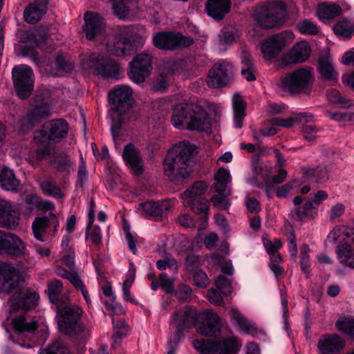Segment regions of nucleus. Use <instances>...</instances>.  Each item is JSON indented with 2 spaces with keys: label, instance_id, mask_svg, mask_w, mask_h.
Wrapping results in <instances>:
<instances>
[{
  "label": "nucleus",
  "instance_id": "f257e3e1",
  "mask_svg": "<svg viewBox=\"0 0 354 354\" xmlns=\"http://www.w3.org/2000/svg\"><path fill=\"white\" fill-rule=\"evenodd\" d=\"M57 310V322L61 333L79 342L87 339L91 333V328L84 324L81 318L83 310L77 305L63 304L58 306Z\"/></svg>",
  "mask_w": 354,
  "mask_h": 354
},
{
  "label": "nucleus",
  "instance_id": "f03ea898",
  "mask_svg": "<svg viewBox=\"0 0 354 354\" xmlns=\"http://www.w3.org/2000/svg\"><path fill=\"white\" fill-rule=\"evenodd\" d=\"M171 122L179 129L203 131L209 129L207 112L201 106L192 102L176 105L173 109Z\"/></svg>",
  "mask_w": 354,
  "mask_h": 354
},
{
  "label": "nucleus",
  "instance_id": "7ed1b4c3",
  "mask_svg": "<svg viewBox=\"0 0 354 354\" xmlns=\"http://www.w3.org/2000/svg\"><path fill=\"white\" fill-rule=\"evenodd\" d=\"M194 148L189 143H180L167 154L164 161V172L171 180L187 178L189 173V161Z\"/></svg>",
  "mask_w": 354,
  "mask_h": 354
},
{
  "label": "nucleus",
  "instance_id": "20e7f679",
  "mask_svg": "<svg viewBox=\"0 0 354 354\" xmlns=\"http://www.w3.org/2000/svg\"><path fill=\"white\" fill-rule=\"evenodd\" d=\"M315 80L313 68L308 66L295 69L279 80L281 88L291 95H308Z\"/></svg>",
  "mask_w": 354,
  "mask_h": 354
},
{
  "label": "nucleus",
  "instance_id": "39448f33",
  "mask_svg": "<svg viewBox=\"0 0 354 354\" xmlns=\"http://www.w3.org/2000/svg\"><path fill=\"white\" fill-rule=\"evenodd\" d=\"M286 11V6L283 2H268L256 8L253 18L262 28H280L284 23Z\"/></svg>",
  "mask_w": 354,
  "mask_h": 354
},
{
  "label": "nucleus",
  "instance_id": "423d86ee",
  "mask_svg": "<svg viewBox=\"0 0 354 354\" xmlns=\"http://www.w3.org/2000/svg\"><path fill=\"white\" fill-rule=\"evenodd\" d=\"M143 43L144 39L138 32V28L133 26L120 27L118 39L111 50V53L115 56L130 55L141 47Z\"/></svg>",
  "mask_w": 354,
  "mask_h": 354
},
{
  "label": "nucleus",
  "instance_id": "0eeeda50",
  "mask_svg": "<svg viewBox=\"0 0 354 354\" xmlns=\"http://www.w3.org/2000/svg\"><path fill=\"white\" fill-rule=\"evenodd\" d=\"M192 346L201 354H234L239 348L234 337L222 339H195Z\"/></svg>",
  "mask_w": 354,
  "mask_h": 354
},
{
  "label": "nucleus",
  "instance_id": "6e6552de",
  "mask_svg": "<svg viewBox=\"0 0 354 354\" xmlns=\"http://www.w3.org/2000/svg\"><path fill=\"white\" fill-rule=\"evenodd\" d=\"M12 79L17 95L21 99H27L34 88V73L28 65L21 64L12 70Z\"/></svg>",
  "mask_w": 354,
  "mask_h": 354
},
{
  "label": "nucleus",
  "instance_id": "1a4fd4ad",
  "mask_svg": "<svg viewBox=\"0 0 354 354\" xmlns=\"http://www.w3.org/2000/svg\"><path fill=\"white\" fill-rule=\"evenodd\" d=\"M293 39L292 32L286 30L266 39L261 46L263 57L268 60L274 59L286 46L292 41Z\"/></svg>",
  "mask_w": 354,
  "mask_h": 354
},
{
  "label": "nucleus",
  "instance_id": "9d476101",
  "mask_svg": "<svg viewBox=\"0 0 354 354\" xmlns=\"http://www.w3.org/2000/svg\"><path fill=\"white\" fill-rule=\"evenodd\" d=\"M88 65L95 73L104 78L118 79L119 77L120 69L118 63L100 53H92L89 56Z\"/></svg>",
  "mask_w": 354,
  "mask_h": 354
},
{
  "label": "nucleus",
  "instance_id": "9b49d317",
  "mask_svg": "<svg viewBox=\"0 0 354 354\" xmlns=\"http://www.w3.org/2000/svg\"><path fill=\"white\" fill-rule=\"evenodd\" d=\"M153 42L158 48L176 50L190 46L194 44V39L179 32H158L153 37Z\"/></svg>",
  "mask_w": 354,
  "mask_h": 354
},
{
  "label": "nucleus",
  "instance_id": "f8f14e48",
  "mask_svg": "<svg viewBox=\"0 0 354 354\" xmlns=\"http://www.w3.org/2000/svg\"><path fill=\"white\" fill-rule=\"evenodd\" d=\"M129 78L138 84L143 82L152 69V57L147 53L137 55L130 62Z\"/></svg>",
  "mask_w": 354,
  "mask_h": 354
},
{
  "label": "nucleus",
  "instance_id": "ddd939ff",
  "mask_svg": "<svg viewBox=\"0 0 354 354\" xmlns=\"http://www.w3.org/2000/svg\"><path fill=\"white\" fill-rule=\"evenodd\" d=\"M50 115V110L48 104L41 103L30 109L19 122V130L27 132L32 129L37 124L41 122Z\"/></svg>",
  "mask_w": 354,
  "mask_h": 354
},
{
  "label": "nucleus",
  "instance_id": "4468645a",
  "mask_svg": "<svg viewBox=\"0 0 354 354\" xmlns=\"http://www.w3.org/2000/svg\"><path fill=\"white\" fill-rule=\"evenodd\" d=\"M50 115V110L48 104L41 103L30 109L19 122V130L27 132L32 129L37 124L41 122Z\"/></svg>",
  "mask_w": 354,
  "mask_h": 354
},
{
  "label": "nucleus",
  "instance_id": "2eb2a0df",
  "mask_svg": "<svg viewBox=\"0 0 354 354\" xmlns=\"http://www.w3.org/2000/svg\"><path fill=\"white\" fill-rule=\"evenodd\" d=\"M233 74V66L223 60L214 64L209 71L207 84L210 88H219L225 86Z\"/></svg>",
  "mask_w": 354,
  "mask_h": 354
},
{
  "label": "nucleus",
  "instance_id": "dca6fc26",
  "mask_svg": "<svg viewBox=\"0 0 354 354\" xmlns=\"http://www.w3.org/2000/svg\"><path fill=\"white\" fill-rule=\"evenodd\" d=\"M26 248L22 240L16 234L0 230V254L16 257L24 256Z\"/></svg>",
  "mask_w": 354,
  "mask_h": 354
},
{
  "label": "nucleus",
  "instance_id": "f3484780",
  "mask_svg": "<svg viewBox=\"0 0 354 354\" xmlns=\"http://www.w3.org/2000/svg\"><path fill=\"white\" fill-rule=\"evenodd\" d=\"M132 91L127 86H120L115 88L109 93L111 103V109L118 112L119 115L124 114L131 107V97Z\"/></svg>",
  "mask_w": 354,
  "mask_h": 354
},
{
  "label": "nucleus",
  "instance_id": "a211bd4d",
  "mask_svg": "<svg viewBox=\"0 0 354 354\" xmlns=\"http://www.w3.org/2000/svg\"><path fill=\"white\" fill-rule=\"evenodd\" d=\"M19 272L10 264L0 262V290L12 292L19 286Z\"/></svg>",
  "mask_w": 354,
  "mask_h": 354
},
{
  "label": "nucleus",
  "instance_id": "6ab92c4d",
  "mask_svg": "<svg viewBox=\"0 0 354 354\" xmlns=\"http://www.w3.org/2000/svg\"><path fill=\"white\" fill-rule=\"evenodd\" d=\"M344 346V339L336 334L323 335L317 342L319 354H337Z\"/></svg>",
  "mask_w": 354,
  "mask_h": 354
},
{
  "label": "nucleus",
  "instance_id": "aec40b11",
  "mask_svg": "<svg viewBox=\"0 0 354 354\" xmlns=\"http://www.w3.org/2000/svg\"><path fill=\"white\" fill-rule=\"evenodd\" d=\"M122 158L134 174H140L143 172L144 161L140 151L133 144L129 143L124 147Z\"/></svg>",
  "mask_w": 354,
  "mask_h": 354
},
{
  "label": "nucleus",
  "instance_id": "412c9836",
  "mask_svg": "<svg viewBox=\"0 0 354 354\" xmlns=\"http://www.w3.org/2000/svg\"><path fill=\"white\" fill-rule=\"evenodd\" d=\"M85 26L84 30L88 40L94 39L104 30V18L97 13L86 12L84 15Z\"/></svg>",
  "mask_w": 354,
  "mask_h": 354
},
{
  "label": "nucleus",
  "instance_id": "4be33fe9",
  "mask_svg": "<svg viewBox=\"0 0 354 354\" xmlns=\"http://www.w3.org/2000/svg\"><path fill=\"white\" fill-rule=\"evenodd\" d=\"M49 0H35L30 2L23 13L24 19L29 24H35L46 13Z\"/></svg>",
  "mask_w": 354,
  "mask_h": 354
},
{
  "label": "nucleus",
  "instance_id": "5701e85b",
  "mask_svg": "<svg viewBox=\"0 0 354 354\" xmlns=\"http://www.w3.org/2000/svg\"><path fill=\"white\" fill-rule=\"evenodd\" d=\"M201 316L194 307L186 306L183 309L174 313L173 319L178 326H184L190 328L196 326Z\"/></svg>",
  "mask_w": 354,
  "mask_h": 354
},
{
  "label": "nucleus",
  "instance_id": "b1692460",
  "mask_svg": "<svg viewBox=\"0 0 354 354\" xmlns=\"http://www.w3.org/2000/svg\"><path fill=\"white\" fill-rule=\"evenodd\" d=\"M19 219L10 201L0 199V227L14 229L19 224Z\"/></svg>",
  "mask_w": 354,
  "mask_h": 354
},
{
  "label": "nucleus",
  "instance_id": "393cba45",
  "mask_svg": "<svg viewBox=\"0 0 354 354\" xmlns=\"http://www.w3.org/2000/svg\"><path fill=\"white\" fill-rule=\"evenodd\" d=\"M220 330L221 323L218 315L212 311L205 312V318L197 328L198 333L205 336H214L220 333Z\"/></svg>",
  "mask_w": 354,
  "mask_h": 354
},
{
  "label": "nucleus",
  "instance_id": "a878e982",
  "mask_svg": "<svg viewBox=\"0 0 354 354\" xmlns=\"http://www.w3.org/2000/svg\"><path fill=\"white\" fill-rule=\"evenodd\" d=\"M230 0H207L205 4L207 15L218 21L230 12Z\"/></svg>",
  "mask_w": 354,
  "mask_h": 354
},
{
  "label": "nucleus",
  "instance_id": "bb28decb",
  "mask_svg": "<svg viewBox=\"0 0 354 354\" xmlns=\"http://www.w3.org/2000/svg\"><path fill=\"white\" fill-rule=\"evenodd\" d=\"M311 54V48L306 41H300L294 45L287 54L286 59L290 64H299L306 61Z\"/></svg>",
  "mask_w": 354,
  "mask_h": 354
},
{
  "label": "nucleus",
  "instance_id": "cd10ccee",
  "mask_svg": "<svg viewBox=\"0 0 354 354\" xmlns=\"http://www.w3.org/2000/svg\"><path fill=\"white\" fill-rule=\"evenodd\" d=\"M74 67V63L64 55L56 56L54 62L48 65L46 71L52 76H60L63 73H71Z\"/></svg>",
  "mask_w": 354,
  "mask_h": 354
},
{
  "label": "nucleus",
  "instance_id": "c85d7f7f",
  "mask_svg": "<svg viewBox=\"0 0 354 354\" xmlns=\"http://www.w3.org/2000/svg\"><path fill=\"white\" fill-rule=\"evenodd\" d=\"M313 115L308 113H299L293 114L292 116L282 119L280 118H274L270 120V124L273 126L282 127L284 128H290L299 123H308L312 122Z\"/></svg>",
  "mask_w": 354,
  "mask_h": 354
},
{
  "label": "nucleus",
  "instance_id": "c756f323",
  "mask_svg": "<svg viewBox=\"0 0 354 354\" xmlns=\"http://www.w3.org/2000/svg\"><path fill=\"white\" fill-rule=\"evenodd\" d=\"M318 71L324 80L333 82H337V73L335 71L330 57L328 55H321L318 62Z\"/></svg>",
  "mask_w": 354,
  "mask_h": 354
},
{
  "label": "nucleus",
  "instance_id": "7c9ffc66",
  "mask_svg": "<svg viewBox=\"0 0 354 354\" xmlns=\"http://www.w3.org/2000/svg\"><path fill=\"white\" fill-rule=\"evenodd\" d=\"M139 207L143 209L145 212L153 216H161L162 214L169 212L171 208V206L168 201H146L140 203Z\"/></svg>",
  "mask_w": 354,
  "mask_h": 354
},
{
  "label": "nucleus",
  "instance_id": "2f4dec72",
  "mask_svg": "<svg viewBox=\"0 0 354 354\" xmlns=\"http://www.w3.org/2000/svg\"><path fill=\"white\" fill-rule=\"evenodd\" d=\"M232 106L234 111V121L235 127L241 129L243 127V120L245 116L246 104L239 94H234L232 97Z\"/></svg>",
  "mask_w": 354,
  "mask_h": 354
},
{
  "label": "nucleus",
  "instance_id": "473e14b6",
  "mask_svg": "<svg viewBox=\"0 0 354 354\" xmlns=\"http://www.w3.org/2000/svg\"><path fill=\"white\" fill-rule=\"evenodd\" d=\"M0 185L6 191L17 192L20 186V182L12 170L3 168L0 174Z\"/></svg>",
  "mask_w": 354,
  "mask_h": 354
},
{
  "label": "nucleus",
  "instance_id": "72a5a7b5",
  "mask_svg": "<svg viewBox=\"0 0 354 354\" xmlns=\"http://www.w3.org/2000/svg\"><path fill=\"white\" fill-rule=\"evenodd\" d=\"M68 125L64 119L53 120L50 122L48 140H56L66 136Z\"/></svg>",
  "mask_w": 354,
  "mask_h": 354
},
{
  "label": "nucleus",
  "instance_id": "f704fd0d",
  "mask_svg": "<svg viewBox=\"0 0 354 354\" xmlns=\"http://www.w3.org/2000/svg\"><path fill=\"white\" fill-rule=\"evenodd\" d=\"M241 63L243 66L241 73L243 77L248 82L255 80L256 67L251 59L250 54L245 50L241 53Z\"/></svg>",
  "mask_w": 354,
  "mask_h": 354
},
{
  "label": "nucleus",
  "instance_id": "c9c22d12",
  "mask_svg": "<svg viewBox=\"0 0 354 354\" xmlns=\"http://www.w3.org/2000/svg\"><path fill=\"white\" fill-rule=\"evenodd\" d=\"M50 227V213L46 216H38L32 223L34 236L40 241H44V236Z\"/></svg>",
  "mask_w": 354,
  "mask_h": 354
},
{
  "label": "nucleus",
  "instance_id": "e433bc0d",
  "mask_svg": "<svg viewBox=\"0 0 354 354\" xmlns=\"http://www.w3.org/2000/svg\"><path fill=\"white\" fill-rule=\"evenodd\" d=\"M337 257L342 263L354 268V248L347 242L341 243L337 248Z\"/></svg>",
  "mask_w": 354,
  "mask_h": 354
},
{
  "label": "nucleus",
  "instance_id": "4c0bfd02",
  "mask_svg": "<svg viewBox=\"0 0 354 354\" xmlns=\"http://www.w3.org/2000/svg\"><path fill=\"white\" fill-rule=\"evenodd\" d=\"M230 316L233 324L239 327L245 333L250 334L255 330L254 325L251 324L237 309L232 308L230 312Z\"/></svg>",
  "mask_w": 354,
  "mask_h": 354
},
{
  "label": "nucleus",
  "instance_id": "58836bf2",
  "mask_svg": "<svg viewBox=\"0 0 354 354\" xmlns=\"http://www.w3.org/2000/svg\"><path fill=\"white\" fill-rule=\"evenodd\" d=\"M230 316L233 324L239 327L245 333L250 334L255 330L254 325L251 324L237 309L232 308L230 312Z\"/></svg>",
  "mask_w": 354,
  "mask_h": 354
},
{
  "label": "nucleus",
  "instance_id": "ea45409f",
  "mask_svg": "<svg viewBox=\"0 0 354 354\" xmlns=\"http://www.w3.org/2000/svg\"><path fill=\"white\" fill-rule=\"evenodd\" d=\"M230 316L233 324L239 327L245 333L250 334L255 330L254 325L251 324L237 309L232 308L230 312Z\"/></svg>",
  "mask_w": 354,
  "mask_h": 354
},
{
  "label": "nucleus",
  "instance_id": "a19ab883",
  "mask_svg": "<svg viewBox=\"0 0 354 354\" xmlns=\"http://www.w3.org/2000/svg\"><path fill=\"white\" fill-rule=\"evenodd\" d=\"M317 214V208L310 200L307 201L301 206L297 207L293 217L299 221L305 218H314Z\"/></svg>",
  "mask_w": 354,
  "mask_h": 354
},
{
  "label": "nucleus",
  "instance_id": "79ce46f5",
  "mask_svg": "<svg viewBox=\"0 0 354 354\" xmlns=\"http://www.w3.org/2000/svg\"><path fill=\"white\" fill-rule=\"evenodd\" d=\"M63 283L59 280H53L48 285V295L51 303L58 306L62 305L63 296L62 295Z\"/></svg>",
  "mask_w": 354,
  "mask_h": 354
},
{
  "label": "nucleus",
  "instance_id": "37998d69",
  "mask_svg": "<svg viewBox=\"0 0 354 354\" xmlns=\"http://www.w3.org/2000/svg\"><path fill=\"white\" fill-rule=\"evenodd\" d=\"M39 295L28 290H20L18 295V305L24 309H29L37 305Z\"/></svg>",
  "mask_w": 354,
  "mask_h": 354
},
{
  "label": "nucleus",
  "instance_id": "c03bdc74",
  "mask_svg": "<svg viewBox=\"0 0 354 354\" xmlns=\"http://www.w3.org/2000/svg\"><path fill=\"white\" fill-rule=\"evenodd\" d=\"M207 189V184L204 181H196L186 191L182 194V198L184 201L189 199L200 198Z\"/></svg>",
  "mask_w": 354,
  "mask_h": 354
},
{
  "label": "nucleus",
  "instance_id": "a18cd8bd",
  "mask_svg": "<svg viewBox=\"0 0 354 354\" xmlns=\"http://www.w3.org/2000/svg\"><path fill=\"white\" fill-rule=\"evenodd\" d=\"M13 327L18 333H32L38 328L36 321L28 322L24 317H17L12 319Z\"/></svg>",
  "mask_w": 354,
  "mask_h": 354
},
{
  "label": "nucleus",
  "instance_id": "49530a36",
  "mask_svg": "<svg viewBox=\"0 0 354 354\" xmlns=\"http://www.w3.org/2000/svg\"><path fill=\"white\" fill-rule=\"evenodd\" d=\"M342 12V8L337 4L327 5L325 3L318 6L317 13L320 19H332L338 16Z\"/></svg>",
  "mask_w": 354,
  "mask_h": 354
},
{
  "label": "nucleus",
  "instance_id": "de8ad7c7",
  "mask_svg": "<svg viewBox=\"0 0 354 354\" xmlns=\"http://www.w3.org/2000/svg\"><path fill=\"white\" fill-rule=\"evenodd\" d=\"M52 163L59 172L69 173L72 168V162L65 153H55Z\"/></svg>",
  "mask_w": 354,
  "mask_h": 354
},
{
  "label": "nucleus",
  "instance_id": "09e8293b",
  "mask_svg": "<svg viewBox=\"0 0 354 354\" xmlns=\"http://www.w3.org/2000/svg\"><path fill=\"white\" fill-rule=\"evenodd\" d=\"M40 187L42 192L46 195L56 198H61L64 196V194L60 188L57 185L56 182L52 178L43 180L40 183Z\"/></svg>",
  "mask_w": 354,
  "mask_h": 354
},
{
  "label": "nucleus",
  "instance_id": "8fccbe9b",
  "mask_svg": "<svg viewBox=\"0 0 354 354\" xmlns=\"http://www.w3.org/2000/svg\"><path fill=\"white\" fill-rule=\"evenodd\" d=\"M304 174L309 180L317 183H323L328 179V171L325 167L308 169L304 171Z\"/></svg>",
  "mask_w": 354,
  "mask_h": 354
},
{
  "label": "nucleus",
  "instance_id": "3c124183",
  "mask_svg": "<svg viewBox=\"0 0 354 354\" xmlns=\"http://www.w3.org/2000/svg\"><path fill=\"white\" fill-rule=\"evenodd\" d=\"M185 205L190 207L192 211L196 214H207L209 204L207 199L203 198L189 199L184 201Z\"/></svg>",
  "mask_w": 354,
  "mask_h": 354
},
{
  "label": "nucleus",
  "instance_id": "603ef678",
  "mask_svg": "<svg viewBox=\"0 0 354 354\" xmlns=\"http://www.w3.org/2000/svg\"><path fill=\"white\" fill-rule=\"evenodd\" d=\"M334 32L337 35L349 38L354 32V24L347 19H343L335 26Z\"/></svg>",
  "mask_w": 354,
  "mask_h": 354
},
{
  "label": "nucleus",
  "instance_id": "864d4df0",
  "mask_svg": "<svg viewBox=\"0 0 354 354\" xmlns=\"http://www.w3.org/2000/svg\"><path fill=\"white\" fill-rule=\"evenodd\" d=\"M39 197L33 195H27L24 201V203L21 204L20 209L25 215H30L32 211L37 209L39 204Z\"/></svg>",
  "mask_w": 354,
  "mask_h": 354
},
{
  "label": "nucleus",
  "instance_id": "5fc2aeb1",
  "mask_svg": "<svg viewBox=\"0 0 354 354\" xmlns=\"http://www.w3.org/2000/svg\"><path fill=\"white\" fill-rule=\"evenodd\" d=\"M296 28L301 34L310 35H317L319 30L317 25L309 19L299 21Z\"/></svg>",
  "mask_w": 354,
  "mask_h": 354
},
{
  "label": "nucleus",
  "instance_id": "6e6d98bb",
  "mask_svg": "<svg viewBox=\"0 0 354 354\" xmlns=\"http://www.w3.org/2000/svg\"><path fill=\"white\" fill-rule=\"evenodd\" d=\"M39 354H71L68 347L61 341L56 340Z\"/></svg>",
  "mask_w": 354,
  "mask_h": 354
},
{
  "label": "nucleus",
  "instance_id": "4d7b16f0",
  "mask_svg": "<svg viewBox=\"0 0 354 354\" xmlns=\"http://www.w3.org/2000/svg\"><path fill=\"white\" fill-rule=\"evenodd\" d=\"M68 281L72 283V285L77 290L81 291L86 302L88 304L90 302L88 292L76 271L73 272Z\"/></svg>",
  "mask_w": 354,
  "mask_h": 354
},
{
  "label": "nucleus",
  "instance_id": "13d9d810",
  "mask_svg": "<svg viewBox=\"0 0 354 354\" xmlns=\"http://www.w3.org/2000/svg\"><path fill=\"white\" fill-rule=\"evenodd\" d=\"M330 234L333 235V238L335 241L337 240L342 235L344 236V241L347 239L354 241V230L345 225L334 227ZM344 242L346 241L343 243Z\"/></svg>",
  "mask_w": 354,
  "mask_h": 354
},
{
  "label": "nucleus",
  "instance_id": "bf43d9fd",
  "mask_svg": "<svg viewBox=\"0 0 354 354\" xmlns=\"http://www.w3.org/2000/svg\"><path fill=\"white\" fill-rule=\"evenodd\" d=\"M113 4L115 15L120 19H125L129 15V10L127 6L131 0H110Z\"/></svg>",
  "mask_w": 354,
  "mask_h": 354
},
{
  "label": "nucleus",
  "instance_id": "052dcab7",
  "mask_svg": "<svg viewBox=\"0 0 354 354\" xmlns=\"http://www.w3.org/2000/svg\"><path fill=\"white\" fill-rule=\"evenodd\" d=\"M309 252L310 248L307 244H303L300 248V266L302 270L306 273V277H308L310 274V261H309Z\"/></svg>",
  "mask_w": 354,
  "mask_h": 354
},
{
  "label": "nucleus",
  "instance_id": "680f3d73",
  "mask_svg": "<svg viewBox=\"0 0 354 354\" xmlns=\"http://www.w3.org/2000/svg\"><path fill=\"white\" fill-rule=\"evenodd\" d=\"M335 326L339 331L354 338V319L342 318L337 321Z\"/></svg>",
  "mask_w": 354,
  "mask_h": 354
},
{
  "label": "nucleus",
  "instance_id": "e2e57ef3",
  "mask_svg": "<svg viewBox=\"0 0 354 354\" xmlns=\"http://www.w3.org/2000/svg\"><path fill=\"white\" fill-rule=\"evenodd\" d=\"M215 286L223 295H229L232 292L231 282L223 275H220L217 278L215 281Z\"/></svg>",
  "mask_w": 354,
  "mask_h": 354
},
{
  "label": "nucleus",
  "instance_id": "0e129e2a",
  "mask_svg": "<svg viewBox=\"0 0 354 354\" xmlns=\"http://www.w3.org/2000/svg\"><path fill=\"white\" fill-rule=\"evenodd\" d=\"M178 299L183 302L189 301L192 299V290L186 284H180L175 291Z\"/></svg>",
  "mask_w": 354,
  "mask_h": 354
},
{
  "label": "nucleus",
  "instance_id": "69168bd1",
  "mask_svg": "<svg viewBox=\"0 0 354 354\" xmlns=\"http://www.w3.org/2000/svg\"><path fill=\"white\" fill-rule=\"evenodd\" d=\"M93 221L91 219L87 226L86 238L89 239L91 241L97 245L102 243V234L99 227L91 228Z\"/></svg>",
  "mask_w": 354,
  "mask_h": 354
},
{
  "label": "nucleus",
  "instance_id": "338daca9",
  "mask_svg": "<svg viewBox=\"0 0 354 354\" xmlns=\"http://www.w3.org/2000/svg\"><path fill=\"white\" fill-rule=\"evenodd\" d=\"M326 115L331 120L339 122H354V113L352 112H333L326 111Z\"/></svg>",
  "mask_w": 354,
  "mask_h": 354
},
{
  "label": "nucleus",
  "instance_id": "774afa93",
  "mask_svg": "<svg viewBox=\"0 0 354 354\" xmlns=\"http://www.w3.org/2000/svg\"><path fill=\"white\" fill-rule=\"evenodd\" d=\"M75 258L74 248L62 250L61 261L71 270L75 269Z\"/></svg>",
  "mask_w": 354,
  "mask_h": 354
}]
</instances>
